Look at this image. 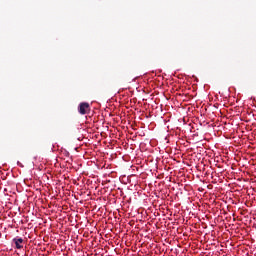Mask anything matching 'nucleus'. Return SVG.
<instances>
[{"label": "nucleus", "instance_id": "obj_1", "mask_svg": "<svg viewBox=\"0 0 256 256\" xmlns=\"http://www.w3.org/2000/svg\"><path fill=\"white\" fill-rule=\"evenodd\" d=\"M78 111L80 115H87L91 111V106L87 102H82L79 104Z\"/></svg>", "mask_w": 256, "mask_h": 256}, {"label": "nucleus", "instance_id": "obj_2", "mask_svg": "<svg viewBox=\"0 0 256 256\" xmlns=\"http://www.w3.org/2000/svg\"><path fill=\"white\" fill-rule=\"evenodd\" d=\"M14 245L16 246V249H23V238L16 237L13 240Z\"/></svg>", "mask_w": 256, "mask_h": 256}]
</instances>
